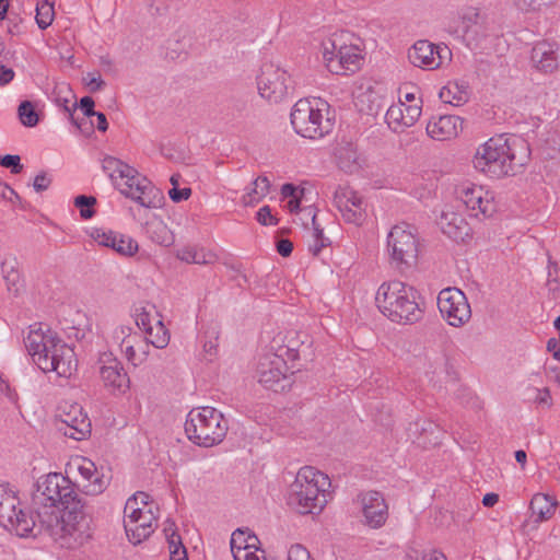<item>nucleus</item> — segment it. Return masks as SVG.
Returning a JSON list of instances; mask_svg holds the SVG:
<instances>
[{"label": "nucleus", "mask_w": 560, "mask_h": 560, "mask_svg": "<svg viewBox=\"0 0 560 560\" xmlns=\"http://www.w3.org/2000/svg\"><path fill=\"white\" fill-rule=\"evenodd\" d=\"M90 117L83 115L82 118H75L73 112H70L72 124L85 136H90L94 130V125L89 120Z\"/></svg>", "instance_id": "obj_46"}, {"label": "nucleus", "mask_w": 560, "mask_h": 560, "mask_svg": "<svg viewBox=\"0 0 560 560\" xmlns=\"http://www.w3.org/2000/svg\"><path fill=\"white\" fill-rule=\"evenodd\" d=\"M135 316L137 326L140 329H142L145 332V335H152L153 326L151 324V312L148 311L145 307L137 308Z\"/></svg>", "instance_id": "obj_42"}, {"label": "nucleus", "mask_w": 560, "mask_h": 560, "mask_svg": "<svg viewBox=\"0 0 560 560\" xmlns=\"http://www.w3.org/2000/svg\"><path fill=\"white\" fill-rule=\"evenodd\" d=\"M94 116L96 117V120H97L96 128L100 131L105 132L108 129V122H107L105 114H103L101 112H96L94 114Z\"/></svg>", "instance_id": "obj_62"}, {"label": "nucleus", "mask_w": 560, "mask_h": 560, "mask_svg": "<svg viewBox=\"0 0 560 560\" xmlns=\"http://www.w3.org/2000/svg\"><path fill=\"white\" fill-rule=\"evenodd\" d=\"M109 248L121 256L129 257L138 252L139 246L132 237L118 233V237H115L114 244H110Z\"/></svg>", "instance_id": "obj_36"}, {"label": "nucleus", "mask_w": 560, "mask_h": 560, "mask_svg": "<svg viewBox=\"0 0 560 560\" xmlns=\"http://www.w3.org/2000/svg\"><path fill=\"white\" fill-rule=\"evenodd\" d=\"M438 306L443 318L454 327H460L471 317L466 295L456 288L443 289L438 296Z\"/></svg>", "instance_id": "obj_15"}, {"label": "nucleus", "mask_w": 560, "mask_h": 560, "mask_svg": "<svg viewBox=\"0 0 560 560\" xmlns=\"http://www.w3.org/2000/svg\"><path fill=\"white\" fill-rule=\"evenodd\" d=\"M293 250V244L290 240L288 238H281L277 242V252L282 256V257H288L291 255Z\"/></svg>", "instance_id": "obj_56"}, {"label": "nucleus", "mask_w": 560, "mask_h": 560, "mask_svg": "<svg viewBox=\"0 0 560 560\" xmlns=\"http://www.w3.org/2000/svg\"><path fill=\"white\" fill-rule=\"evenodd\" d=\"M334 202L349 223L359 224L364 218L362 198L349 187H339L334 195Z\"/></svg>", "instance_id": "obj_17"}, {"label": "nucleus", "mask_w": 560, "mask_h": 560, "mask_svg": "<svg viewBox=\"0 0 560 560\" xmlns=\"http://www.w3.org/2000/svg\"><path fill=\"white\" fill-rule=\"evenodd\" d=\"M170 550V560H187V551L183 545L182 537L166 540Z\"/></svg>", "instance_id": "obj_43"}, {"label": "nucleus", "mask_w": 560, "mask_h": 560, "mask_svg": "<svg viewBox=\"0 0 560 560\" xmlns=\"http://www.w3.org/2000/svg\"><path fill=\"white\" fill-rule=\"evenodd\" d=\"M156 516L151 508L140 511L135 517L124 521V527L129 541L138 545L154 532Z\"/></svg>", "instance_id": "obj_20"}, {"label": "nucleus", "mask_w": 560, "mask_h": 560, "mask_svg": "<svg viewBox=\"0 0 560 560\" xmlns=\"http://www.w3.org/2000/svg\"><path fill=\"white\" fill-rule=\"evenodd\" d=\"M20 506V499L9 485L0 483V524L19 537L42 535L37 526L36 511L26 513Z\"/></svg>", "instance_id": "obj_9"}, {"label": "nucleus", "mask_w": 560, "mask_h": 560, "mask_svg": "<svg viewBox=\"0 0 560 560\" xmlns=\"http://www.w3.org/2000/svg\"><path fill=\"white\" fill-rule=\"evenodd\" d=\"M291 125L304 138L319 139L329 133L334 122L329 117V104L320 98L299 100L291 112Z\"/></svg>", "instance_id": "obj_7"}, {"label": "nucleus", "mask_w": 560, "mask_h": 560, "mask_svg": "<svg viewBox=\"0 0 560 560\" xmlns=\"http://www.w3.org/2000/svg\"><path fill=\"white\" fill-rule=\"evenodd\" d=\"M408 59L419 68L436 69L441 65L440 47L429 40H418L408 50Z\"/></svg>", "instance_id": "obj_21"}, {"label": "nucleus", "mask_w": 560, "mask_h": 560, "mask_svg": "<svg viewBox=\"0 0 560 560\" xmlns=\"http://www.w3.org/2000/svg\"><path fill=\"white\" fill-rule=\"evenodd\" d=\"M19 118L25 127H34L38 122V115L32 102L23 101L18 108Z\"/></svg>", "instance_id": "obj_38"}, {"label": "nucleus", "mask_w": 560, "mask_h": 560, "mask_svg": "<svg viewBox=\"0 0 560 560\" xmlns=\"http://www.w3.org/2000/svg\"><path fill=\"white\" fill-rule=\"evenodd\" d=\"M331 242H319V240H313L308 244V250L313 256H318L323 248L330 246Z\"/></svg>", "instance_id": "obj_60"}, {"label": "nucleus", "mask_w": 560, "mask_h": 560, "mask_svg": "<svg viewBox=\"0 0 560 560\" xmlns=\"http://www.w3.org/2000/svg\"><path fill=\"white\" fill-rule=\"evenodd\" d=\"M530 159L529 144L518 136L500 135L477 149L472 163L476 170L491 176L516 175Z\"/></svg>", "instance_id": "obj_2"}, {"label": "nucleus", "mask_w": 560, "mask_h": 560, "mask_svg": "<svg viewBox=\"0 0 560 560\" xmlns=\"http://www.w3.org/2000/svg\"><path fill=\"white\" fill-rule=\"evenodd\" d=\"M442 102L459 106L467 102V92L462 90L458 84H447L443 86L439 94Z\"/></svg>", "instance_id": "obj_34"}, {"label": "nucleus", "mask_w": 560, "mask_h": 560, "mask_svg": "<svg viewBox=\"0 0 560 560\" xmlns=\"http://www.w3.org/2000/svg\"><path fill=\"white\" fill-rule=\"evenodd\" d=\"M50 184L51 178L47 175V173L42 172L34 178L33 187L37 192H42L47 190Z\"/></svg>", "instance_id": "obj_53"}, {"label": "nucleus", "mask_w": 560, "mask_h": 560, "mask_svg": "<svg viewBox=\"0 0 560 560\" xmlns=\"http://www.w3.org/2000/svg\"><path fill=\"white\" fill-rule=\"evenodd\" d=\"M0 165L5 168H11L13 174H19L23 165L19 155L7 154L0 158Z\"/></svg>", "instance_id": "obj_45"}, {"label": "nucleus", "mask_w": 560, "mask_h": 560, "mask_svg": "<svg viewBox=\"0 0 560 560\" xmlns=\"http://www.w3.org/2000/svg\"><path fill=\"white\" fill-rule=\"evenodd\" d=\"M306 211H307L308 215H312V225H313L312 238L319 240V242H330V240L324 235L323 229L317 223V218H316V213H315L314 209L307 208Z\"/></svg>", "instance_id": "obj_51"}, {"label": "nucleus", "mask_w": 560, "mask_h": 560, "mask_svg": "<svg viewBox=\"0 0 560 560\" xmlns=\"http://www.w3.org/2000/svg\"><path fill=\"white\" fill-rule=\"evenodd\" d=\"M463 120L455 115H441L432 117L427 124V133L438 141L451 140L457 137L462 129Z\"/></svg>", "instance_id": "obj_22"}, {"label": "nucleus", "mask_w": 560, "mask_h": 560, "mask_svg": "<svg viewBox=\"0 0 560 560\" xmlns=\"http://www.w3.org/2000/svg\"><path fill=\"white\" fill-rule=\"evenodd\" d=\"M418 291L399 280L384 282L380 285L375 303L380 312L394 323L413 324L421 319Z\"/></svg>", "instance_id": "obj_5"}, {"label": "nucleus", "mask_w": 560, "mask_h": 560, "mask_svg": "<svg viewBox=\"0 0 560 560\" xmlns=\"http://www.w3.org/2000/svg\"><path fill=\"white\" fill-rule=\"evenodd\" d=\"M24 343L33 362L43 372H56L58 376L69 377L75 370L73 349L50 329L44 331L38 324L30 326Z\"/></svg>", "instance_id": "obj_3"}, {"label": "nucleus", "mask_w": 560, "mask_h": 560, "mask_svg": "<svg viewBox=\"0 0 560 560\" xmlns=\"http://www.w3.org/2000/svg\"><path fill=\"white\" fill-rule=\"evenodd\" d=\"M258 542V538L256 535L248 534L246 538H244V545H237V548H246L248 550H252V548H256V544Z\"/></svg>", "instance_id": "obj_63"}, {"label": "nucleus", "mask_w": 560, "mask_h": 560, "mask_svg": "<svg viewBox=\"0 0 560 560\" xmlns=\"http://www.w3.org/2000/svg\"><path fill=\"white\" fill-rule=\"evenodd\" d=\"M421 115V106L407 105L402 102L389 106L385 114V120L390 130L396 133L405 131L413 126Z\"/></svg>", "instance_id": "obj_18"}, {"label": "nucleus", "mask_w": 560, "mask_h": 560, "mask_svg": "<svg viewBox=\"0 0 560 560\" xmlns=\"http://www.w3.org/2000/svg\"><path fill=\"white\" fill-rule=\"evenodd\" d=\"M190 195H191V189L188 187H185L182 189H179L177 187H173L168 191V196H170L171 200L174 202H180L183 200H187L190 197Z\"/></svg>", "instance_id": "obj_54"}, {"label": "nucleus", "mask_w": 560, "mask_h": 560, "mask_svg": "<svg viewBox=\"0 0 560 560\" xmlns=\"http://www.w3.org/2000/svg\"><path fill=\"white\" fill-rule=\"evenodd\" d=\"M100 374L107 387L118 390H124L128 387L129 377L121 364L115 359L109 365H103L100 370Z\"/></svg>", "instance_id": "obj_27"}, {"label": "nucleus", "mask_w": 560, "mask_h": 560, "mask_svg": "<svg viewBox=\"0 0 560 560\" xmlns=\"http://www.w3.org/2000/svg\"><path fill=\"white\" fill-rule=\"evenodd\" d=\"M459 198L467 209L485 217H490L495 211L492 196L480 186H463L458 191Z\"/></svg>", "instance_id": "obj_19"}, {"label": "nucleus", "mask_w": 560, "mask_h": 560, "mask_svg": "<svg viewBox=\"0 0 560 560\" xmlns=\"http://www.w3.org/2000/svg\"><path fill=\"white\" fill-rule=\"evenodd\" d=\"M300 359V350L294 348H278L276 352H267L259 358L256 377L267 389L273 392L284 389L287 381V360Z\"/></svg>", "instance_id": "obj_11"}, {"label": "nucleus", "mask_w": 560, "mask_h": 560, "mask_svg": "<svg viewBox=\"0 0 560 560\" xmlns=\"http://www.w3.org/2000/svg\"><path fill=\"white\" fill-rule=\"evenodd\" d=\"M143 508L140 506L139 501L137 498L132 494L126 502L125 509H124V521L130 520L136 516V514H140V511H142Z\"/></svg>", "instance_id": "obj_48"}, {"label": "nucleus", "mask_w": 560, "mask_h": 560, "mask_svg": "<svg viewBox=\"0 0 560 560\" xmlns=\"http://www.w3.org/2000/svg\"><path fill=\"white\" fill-rule=\"evenodd\" d=\"M14 78L13 69L2 65L0 62V85L10 83Z\"/></svg>", "instance_id": "obj_59"}, {"label": "nucleus", "mask_w": 560, "mask_h": 560, "mask_svg": "<svg viewBox=\"0 0 560 560\" xmlns=\"http://www.w3.org/2000/svg\"><path fill=\"white\" fill-rule=\"evenodd\" d=\"M71 466H74L81 477L89 481V485L85 486L88 493L100 494L107 488V481L103 475H98L96 466L91 459L79 457L73 460Z\"/></svg>", "instance_id": "obj_24"}, {"label": "nucleus", "mask_w": 560, "mask_h": 560, "mask_svg": "<svg viewBox=\"0 0 560 560\" xmlns=\"http://www.w3.org/2000/svg\"><path fill=\"white\" fill-rule=\"evenodd\" d=\"M250 110L247 102L245 101H234L228 108V116L232 120H245L249 117Z\"/></svg>", "instance_id": "obj_40"}, {"label": "nucleus", "mask_w": 560, "mask_h": 560, "mask_svg": "<svg viewBox=\"0 0 560 560\" xmlns=\"http://www.w3.org/2000/svg\"><path fill=\"white\" fill-rule=\"evenodd\" d=\"M288 560H313L308 550L302 545H293L288 551Z\"/></svg>", "instance_id": "obj_49"}, {"label": "nucleus", "mask_w": 560, "mask_h": 560, "mask_svg": "<svg viewBox=\"0 0 560 560\" xmlns=\"http://www.w3.org/2000/svg\"><path fill=\"white\" fill-rule=\"evenodd\" d=\"M163 533L165 535V539L166 540L172 539V538H176L177 539V537H180L179 534L177 533L176 524L172 520H166L165 521Z\"/></svg>", "instance_id": "obj_57"}, {"label": "nucleus", "mask_w": 560, "mask_h": 560, "mask_svg": "<svg viewBox=\"0 0 560 560\" xmlns=\"http://www.w3.org/2000/svg\"><path fill=\"white\" fill-rule=\"evenodd\" d=\"M96 199L92 196L79 195L74 198V206L80 209L81 218L88 220L94 215L93 206Z\"/></svg>", "instance_id": "obj_39"}, {"label": "nucleus", "mask_w": 560, "mask_h": 560, "mask_svg": "<svg viewBox=\"0 0 560 560\" xmlns=\"http://www.w3.org/2000/svg\"><path fill=\"white\" fill-rule=\"evenodd\" d=\"M55 18L54 3L43 0L36 4V22L39 28L46 30L51 25Z\"/></svg>", "instance_id": "obj_35"}, {"label": "nucleus", "mask_w": 560, "mask_h": 560, "mask_svg": "<svg viewBox=\"0 0 560 560\" xmlns=\"http://www.w3.org/2000/svg\"><path fill=\"white\" fill-rule=\"evenodd\" d=\"M56 425L65 436L82 441L91 434V420L83 407L77 402L63 404L59 407Z\"/></svg>", "instance_id": "obj_14"}, {"label": "nucleus", "mask_w": 560, "mask_h": 560, "mask_svg": "<svg viewBox=\"0 0 560 560\" xmlns=\"http://www.w3.org/2000/svg\"><path fill=\"white\" fill-rule=\"evenodd\" d=\"M253 188L243 196V203L245 206H253L259 202L270 190V180L266 176H258L253 182Z\"/></svg>", "instance_id": "obj_31"}, {"label": "nucleus", "mask_w": 560, "mask_h": 560, "mask_svg": "<svg viewBox=\"0 0 560 560\" xmlns=\"http://www.w3.org/2000/svg\"><path fill=\"white\" fill-rule=\"evenodd\" d=\"M0 196L3 199L13 201V198L20 200L19 195L5 183L0 179Z\"/></svg>", "instance_id": "obj_58"}, {"label": "nucleus", "mask_w": 560, "mask_h": 560, "mask_svg": "<svg viewBox=\"0 0 560 560\" xmlns=\"http://www.w3.org/2000/svg\"><path fill=\"white\" fill-rule=\"evenodd\" d=\"M94 100L91 96H84L80 100V108L84 116L91 117L96 113L94 110Z\"/></svg>", "instance_id": "obj_55"}, {"label": "nucleus", "mask_w": 560, "mask_h": 560, "mask_svg": "<svg viewBox=\"0 0 560 560\" xmlns=\"http://www.w3.org/2000/svg\"><path fill=\"white\" fill-rule=\"evenodd\" d=\"M486 18L476 8H468L462 15V25L465 36L470 37L478 33L477 28L485 25Z\"/></svg>", "instance_id": "obj_30"}, {"label": "nucleus", "mask_w": 560, "mask_h": 560, "mask_svg": "<svg viewBox=\"0 0 560 560\" xmlns=\"http://www.w3.org/2000/svg\"><path fill=\"white\" fill-rule=\"evenodd\" d=\"M557 502L548 494L536 493L529 504L532 514L536 516L535 522L540 523L549 520L556 510Z\"/></svg>", "instance_id": "obj_29"}, {"label": "nucleus", "mask_w": 560, "mask_h": 560, "mask_svg": "<svg viewBox=\"0 0 560 560\" xmlns=\"http://www.w3.org/2000/svg\"><path fill=\"white\" fill-rule=\"evenodd\" d=\"M337 159L339 167L347 173H353L360 167L358 163V153L351 145L339 149Z\"/></svg>", "instance_id": "obj_33"}, {"label": "nucleus", "mask_w": 560, "mask_h": 560, "mask_svg": "<svg viewBox=\"0 0 560 560\" xmlns=\"http://www.w3.org/2000/svg\"><path fill=\"white\" fill-rule=\"evenodd\" d=\"M530 60L537 70L552 73L559 66L556 45L548 42L537 43L532 49Z\"/></svg>", "instance_id": "obj_23"}, {"label": "nucleus", "mask_w": 560, "mask_h": 560, "mask_svg": "<svg viewBox=\"0 0 560 560\" xmlns=\"http://www.w3.org/2000/svg\"><path fill=\"white\" fill-rule=\"evenodd\" d=\"M513 4L523 12L537 11L544 5H550L557 0H512Z\"/></svg>", "instance_id": "obj_44"}, {"label": "nucleus", "mask_w": 560, "mask_h": 560, "mask_svg": "<svg viewBox=\"0 0 560 560\" xmlns=\"http://www.w3.org/2000/svg\"><path fill=\"white\" fill-rule=\"evenodd\" d=\"M364 523L371 528L382 527L388 517V506L381 492L368 491L360 495Z\"/></svg>", "instance_id": "obj_16"}, {"label": "nucleus", "mask_w": 560, "mask_h": 560, "mask_svg": "<svg viewBox=\"0 0 560 560\" xmlns=\"http://www.w3.org/2000/svg\"><path fill=\"white\" fill-rule=\"evenodd\" d=\"M228 428V421L222 412L209 406L190 410L185 422L187 438L203 447L219 444L224 439Z\"/></svg>", "instance_id": "obj_8"}, {"label": "nucleus", "mask_w": 560, "mask_h": 560, "mask_svg": "<svg viewBox=\"0 0 560 560\" xmlns=\"http://www.w3.org/2000/svg\"><path fill=\"white\" fill-rule=\"evenodd\" d=\"M145 340L158 349H163L168 345L170 334L161 319H156L152 335H145Z\"/></svg>", "instance_id": "obj_37"}, {"label": "nucleus", "mask_w": 560, "mask_h": 560, "mask_svg": "<svg viewBox=\"0 0 560 560\" xmlns=\"http://www.w3.org/2000/svg\"><path fill=\"white\" fill-rule=\"evenodd\" d=\"M243 535H245V533L240 528L232 534L231 550L234 560H266L264 551L258 550L257 548L255 550H248L246 548L236 549L237 539Z\"/></svg>", "instance_id": "obj_32"}, {"label": "nucleus", "mask_w": 560, "mask_h": 560, "mask_svg": "<svg viewBox=\"0 0 560 560\" xmlns=\"http://www.w3.org/2000/svg\"><path fill=\"white\" fill-rule=\"evenodd\" d=\"M103 168L109 173L113 179L117 178L115 176L117 174L124 180L118 187L125 197L148 209H155L162 206L164 200L162 191L147 177L141 176L132 166L116 158L106 156L103 160Z\"/></svg>", "instance_id": "obj_6"}, {"label": "nucleus", "mask_w": 560, "mask_h": 560, "mask_svg": "<svg viewBox=\"0 0 560 560\" xmlns=\"http://www.w3.org/2000/svg\"><path fill=\"white\" fill-rule=\"evenodd\" d=\"M535 390H536V396H535L534 401L537 405L550 408L551 405H552V399H551V395H550L549 388L548 387H545V388H541V389L536 388Z\"/></svg>", "instance_id": "obj_52"}, {"label": "nucleus", "mask_w": 560, "mask_h": 560, "mask_svg": "<svg viewBox=\"0 0 560 560\" xmlns=\"http://www.w3.org/2000/svg\"><path fill=\"white\" fill-rule=\"evenodd\" d=\"M387 249L396 269L406 271L416 267L419 255L416 229L406 223L393 226L387 235Z\"/></svg>", "instance_id": "obj_10"}, {"label": "nucleus", "mask_w": 560, "mask_h": 560, "mask_svg": "<svg viewBox=\"0 0 560 560\" xmlns=\"http://www.w3.org/2000/svg\"><path fill=\"white\" fill-rule=\"evenodd\" d=\"M1 272L7 290L13 294H18L23 288V280L18 259L15 257L5 258L1 264Z\"/></svg>", "instance_id": "obj_28"}, {"label": "nucleus", "mask_w": 560, "mask_h": 560, "mask_svg": "<svg viewBox=\"0 0 560 560\" xmlns=\"http://www.w3.org/2000/svg\"><path fill=\"white\" fill-rule=\"evenodd\" d=\"M83 80L92 93L101 91L105 85L98 72H88Z\"/></svg>", "instance_id": "obj_47"}, {"label": "nucleus", "mask_w": 560, "mask_h": 560, "mask_svg": "<svg viewBox=\"0 0 560 560\" xmlns=\"http://www.w3.org/2000/svg\"><path fill=\"white\" fill-rule=\"evenodd\" d=\"M91 237L101 246L108 247L114 244L115 237H118V233L112 230L93 229Z\"/></svg>", "instance_id": "obj_41"}, {"label": "nucleus", "mask_w": 560, "mask_h": 560, "mask_svg": "<svg viewBox=\"0 0 560 560\" xmlns=\"http://www.w3.org/2000/svg\"><path fill=\"white\" fill-rule=\"evenodd\" d=\"M257 89L262 98L270 103L282 102L292 89L290 74L273 62H265L257 75Z\"/></svg>", "instance_id": "obj_12"}, {"label": "nucleus", "mask_w": 560, "mask_h": 560, "mask_svg": "<svg viewBox=\"0 0 560 560\" xmlns=\"http://www.w3.org/2000/svg\"><path fill=\"white\" fill-rule=\"evenodd\" d=\"M439 225L442 232L455 242H463L469 235L468 223L463 215L453 210L442 212Z\"/></svg>", "instance_id": "obj_25"}, {"label": "nucleus", "mask_w": 560, "mask_h": 560, "mask_svg": "<svg viewBox=\"0 0 560 560\" xmlns=\"http://www.w3.org/2000/svg\"><path fill=\"white\" fill-rule=\"evenodd\" d=\"M37 526L61 547L75 549L92 537L91 517L74 483L60 472L40 477L33 493Z\"/></svg>", "instance_id": "obj_1"}, {"label": "nucleus", "mask_w": 560, "mask_h": 560, "mask_svg": "<svg viewBox=\"0 0 560 560\" xmlns=\"http://www.w3.org/2000/svg\"><path fill=\"white\" fill-rule=\"evenodd\" d=\"M176 257L187 264L197 265H213L219 259L218 255L212 250L195 245H187L177 249Z\"/></svg>", "instance_id": "obj_26"}, {"label": "nucleus", "mask_w": 560, "mask_h": 560, "mask_svg": "<svg viewBox=\"0 0 560 560\" xmlns=\"http://www.w3.org/2000/svg\"><path fill=\"white\" fill-rule=\"evenodd\" d=\"M256 219L262 225L278 224V220L271 214V209L269 206L261 207L256 214Z\"/></svg>", "instance_id": "obj_50"}, {"label": "nucleus", "mask_w": 560, "mask_h": 560, "mask_svg": "<svg viewBox=\"0 0 560 560\" xmlns=\"http://www.w3.org/2000/svg\"><path fill=\"white\" fill-rule=\"evenodd\" d=\"M329 477L312 466L299 469L288 492V504L300 514H319L329 500Z\"/></svg>", "instance_id": "obj_4"}, {"label": "nucleus", "mask_w": 560, "mask_h": 560, "mask_svg": "<svg viewBox=\"0 0 560 560\" xmlns=\"http://www.w3.org/2000/svg\"><path fill=\"white\" fill-rule=\"evenodd\" d=\"M298 188L293 184H284L281 187V194L284 198H294L296 197Z\"/></svg>", "instance_id": "obj_64"}, {"label": "nucleus", "mask_w": 560, "mask_h": 560, "mask_svg": "<svg viewBox=\"0 0 560 560\" xmlns=\"http://www.w3.org/2000/svg\"><path fill=\"white\" fill-rule=\"evenodd\" d=\"M125 354L127 360L131 362L135 366L139 365V354L136 352L135 347L132 345L126 346Z\"/></svg>", "instance_id": "obj_61"}, {"label": "nucleus", "mask_w": 560, "mask_h": 560, "mask_svg": "<svg viewBox=\"0 0 560 560\" xmlns=\"http://www.w3.org/2000/svg\"><path fill=\"white\" fill-rule=\"evenodd\" d=\"M323 57L328 69L335 73L354 72L360 68L362 60L357 46L340 44L337 38L323 43Z\"/></svg>", "instance_id": "obj_13"}]
</instances>
